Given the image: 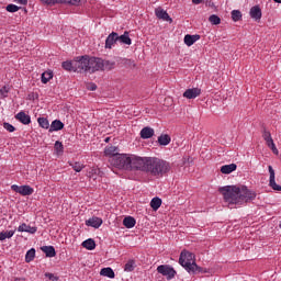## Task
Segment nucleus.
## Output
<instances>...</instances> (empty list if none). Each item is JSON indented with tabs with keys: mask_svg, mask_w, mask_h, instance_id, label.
I'll use <instances>...</instances> for the list:
<instances>
[{
	"mask_svg": "<svg viewBox=\"0 0 281 281\" xmlns=\"http://www.w3.org/2000/svg\"><path fill=\"white\" fill-rule=\"evenodd\" d=\"M179 265L188 271V273H207V270L196 265V257L194 254L182 250L179 257Z\"/></svg>",
	"mask_w": 281,
	"mask_h": 281,
	"instance_id": "f257e3e1",
	"label": "nucleus"
},
{
	"mask_svg": "<svg viewBox=\"0 0 281 281\" xmlns=\"http://www.w3.org/2000/svg\"><path fill=\"white\" fill-rule=\"evenodd\" d=\"M145 172H149L151 177H161L162 175L170 172V164L157 157H147V167Z\"/></svg>",
	"mask_w": 281,
	"mask_h": 281,
	"instance_id": "f03ea898",
	"label": "nucleus"
},
{
	"mask_svg": "<svg viewBox=\"0 0 281 281\" xmlns=\"http://www.w3.org/2000/svg\"><path fill=\"white\" fill-rule=\"evenodd\" d=\"M225 203L228 205H240V189L237 186H226L218 189Z\"/></svg>",
	"mask_w": 281,
	"mask_h": 281,
	"instance_id": "7ed1b4c3",
	"label": "nucleus"
},
{
	"mask_svg": "<svg viewBox=\"0 0 281 281\" xmlns=\"http://www.w3.org/2000/svg\"><path fill=\"white\" fill-rule=\"evenodd\" d=\"M131 159L132 156H128V154H119L117 156L111 157L109 161L111 166L119 168V170H131Z\"/></svg>",
	"mask_w": 281,
	"mask_h": 281,
	"instance_id": "20e7f679",
	"label": "nucleus"
},
{
	"mask_svg": "<svg viewBox=\"0 0 281 281\" xmlns=\"http://www.w3.org/2000/svg\"><path fill=\"white\" fill-rule=\"evenodd\" d=\"M256 196L258 193L256 191L250 190L247 186H239V202L240 205H245V203H251V201H256Z\"/></svg>",
	"mask_w": 281,
	"mask_h": 281,
	"instance_id": "39448f33",
	"label": "nucleus"
},
{
	"mask_svg": "<svg viewBox=\"0 0 281 281\" xmlns=\"http://www.w3.org/2000/svg\"><path fill=\"white\" fill-rule=\"evenodd\" d=\"M147 161L148 157L132 156L130 170H140L142 172H146Z\"/></svg>",
	"mask_w": 281,
	"mask_h": 281,
	"instance_id": "423d86ee",
	"label": "nucleus"
},
{
	"mask_svg": "<svg viewBox=\"0 0 281 281\" xmlns=\"http://www.w3.org/2000/svg\"><path fill=\"white\" fill-rule=\"evenodd\" d=\"M75 71L89 74V55L79 56L75 59Z\"/></svg>",
	"mask_w": 281,
	"mask_h": 281,
	"instance_id": "0eeeda50",
	"label": "nucleus"
},
{
	"mask_svg": "<svg viewBox=\"0 0 281 281\" xmlns=\"http://www.w3.org/2000/svg\"><path fill=\"white\" fill-rule=\"evenodd\" d=\"M102 71V58L88 56V74Z\"/></svg>",
	"mask_w": 281,
	"mask_h": 281,
	"instance_id": "6e6552de",
	"label": "nucleus"
},
{
	"mask_svg": "<svg viewBox=\"0 0 281 281\" xmlns=\"http://www.w3.org/2000/svg\"><path fill=\"white\" fill-rule=\"evenodd\" d=\"M157 271L161 276H166L167 280H172V278H175L177 276V270H175V268H172L171 266H168V265L158 266Z\"/></svg>",
	"mask_w": 281,
	"mask_h": 281,
	"instance_id": "1a4fd4ad",
	"label": "nucleus"
},
{
	"mask_svg": "<svg viewBox=\"0 0 281 281\" xmlns=\"http://www.w3.org/2000/svg\"><path fill=\"white\" fill-rule=\"evenodd\" d=\"M11 190H13V192H16L18 194H21L22 196H30L34 194V189L27 184L25 186L12 184Z\"/></svg>",
	"mask_w": 281,
	"mask_h": 281,
	"instance_id": "9d476101",
	"label": "nucleus"
},
{
	"mask_svg": "<svg viewBox=\"0 0 281 281\" xmlns=\"http://www.w3.org/2000/svg\"><path fill=\"white\" fill-rule=\"evenodd\" d=\"M42 3H46L47 5H54L56 3H68L70 5H80L85 0H41Z\"/></svg>",
	"mask_w": 281,
	"mask_h": 281,
	"instance_id": "9b49d317",
	"label": "nucleus"
},
{
	"mask_svg": "<svg viewBox=\"0 0 281 281\" xmlns=\"http://www.w3.org/2000/svg\"><path fill=\"white\" fill-rule=\"evenodd\" d=\"M269 175H270V180H269V186L272 188V190H277V192H281V186L276 183V170H273L272 166H268Z\"/></svg>",
	"mask_w": 281,
	"mask_h": 281,
	"instance_id": "f8f14e48",
	"label": "nucleus"
},
{
	"mask_svg": "<svg viewBox=\"0 0 281 281\" xmlns=\"http://www.w3.org/2000/svg\"><path fill=\"white\" fill-rule=\"evenodd\" d=\"M201 95V88H189L183 92V98L187 100H194Z\"/></svg>",
	"mask_w": 281,
	"mask_h": 281,
	"instance_id": "ddd939ff",
	"label": "nucleus"
},
{
	"mask_svg": "<svg viewBox=\"0 0 281 281\" xmlns=\"http://www.w3.org/2000/svg\"><path fill=\"white\" fill-rule=\"evenodd\" d=\"M155 14L157 19H161L162 21H167L168 23H172V18L168 14L166 10L161 7L155 9Z\"/></svg>",
	"mask_w": 281,
	"mask_h": 281,
	"instance_id": "4468645a",
	"label": "nucleus"
},
{
	"mask_svg": "<svg viewBox=\"0 0 281 281\" xmlns=\"http://www.w3.org/2000/svg\"><path fill=\"white\" fill-rule=\"evenodd\" d=\"M115 43H119L117 33L112 32L105 40V49H113Z\"/></svg>",
	"mask_w": 281,
	"mask_h": 281,
	"instance_id": "2eb2a0df",
	"label": "nucleus"
},
{
	"mask_svg": "<svg viewBox=\"0 0 281 281\" xmlns=\"http://www.w3.org/2000/svg\"><path fill=\"white\" fill-rule=\"evenodd\" d=\"M251 19H254L255 21H260V19H262V10L260 9L259 5H255L250 9L249 12Z\"/></svg>",
	"mask_w": 281,
	"mask_h": 281,
	"instance_id": "dca6fc26",
	"label": "nucleus"
},
{
	"mask_svg": "<svg viewBox=\"0 0 281 281\" xmlns=\"http://www.w3.org/2000/svg\"><path fill=\"white\" fill-rule=\"evenodd\" d=\"M201 40V35L199 34H195V35H190V34H187L184 36V44L188 46V47H192V45L195 44L196 41H200Z\"/></svg>",
	"mask_w": 281,
	"mask_h": 281,
	"instance_id": "f3484780",
	"label": "nucleus"
},
{
	"mask_svg": "<svg viewBox=\"0 0 281 281\" xmlns=\"http://www.w3.org/2000/svg\"><path fill=\"white\" fill-rule=\"evenodd\" d=\"M86 225L88 227H94V229H98L102 225V218L100 217H92L86 221Z\"/></svg>",
	"mask_w": 281,
	"mask_h": 281,
	"instance_id": "a211bd4d",
	"label": "nucleus"
},
{
	"mask_svg": "<svg viewBox=\"0 0 281 281\" xmlns=\"http://www.w3.org/2000/svg\"><path fill=\"white\" fill-rule=\"evenodd\" d=\"M117 38H119V43H121L122 45L133 44V40H131V36L128 35V31H125L123 35L117 34Z\"/></svg>",
	"mask_w": 281,
	"mask_h": 281,
	"instance_id": "6ab92c4d",
	"label": "nucleus"
},
{
	"mask_svg": "<svg viewBox=\"0 0 281 281\" xmlns=\"http://www.w3.org/2000/svg\"><path fill=\"white\" fill-rule=\"evenodd\" d=\"M15 119L19 120V122H21V124H31L32 123V119L30 117V115L25 114V112H20L15 115Z\"/></svg>",
	"mask_w": 281,
	"mask_h": 281,
	"instance_id": "aec40b11",
	"label": "nucleus"
},
{
	"mask_svg": "<svg viewBox=\"0 0 281 281\" xmlns=\"http://www.w3.org/2000/svg\"><path fill=\"white\" fill-rule=\"evenodd\" d=\"M63 128H65V124L60 120H55L50 124L49 133H54V131H63Z\"/></svg>",
	"mask_w": 281,
	"mask_h": 281,
	"instance_id": "412c9836",
	"label": "nucleus"
},
{
	"mask_svg": "<svg viewBox=\"0 0 281 281\" xmlns=\"http://www.w3.org/2000/svg\"><path fill=\"white\" fill-rule=\"evenodd\" d=\"M153 135H155V130H153V127H144L140 131L142 139H150V137H153Z\"/></svg>",
	"mask_w": 281,
	"mask_h": 281,
	"instance_id": "4be33fe9",
	"label": "nucleus"
},
{
	"mask_svg": "<svg viewBox=\"0 0 281 281\" xmlns=\"http://www.w3.org/2000/svg\"><path fill=\"white\" fill-rule=\"evenodd\" d=\"M237 168L236 164L224 165L221 167V172L222 175H232Z\"/></svg>",
	"mask_w": 281,
	"mask_h": 281,
	"instance_id": "5701e85b",
	"label": "nucleus"
},
{
	"mask_svg": "<svg viewBox=\"0 0 281 281\" xmlns=\"http://www.w3.org/2000/svg\"><path fill=\"white\" fill-rule=\"evenodd\" d=\"M111 69H115V61L102 59L101 71H111Z\"/></svg>",
	"mask_w": 281,
	"mask_h": 281,
	"instance_id": "b1692460",
	"label": "nucleus"
},
{
	"mask_svg": "<svg viewBox=\"0 0 281 281\" xmlns=\"http://www.w3.org/2000/svg\"><path fill=\"white\" fill-rule=\"evenodd\" d=\"M104 154L106 155V157H110V159H111V157H117L120 155V153H117L116 146L105 147Z\"/></svg>",
	"mask_w": 281,
	"mask_h": 281,
	"instance_id": "393cba45",
	"label": "nucleus"
},
{
	"mask_svg": "<svg viewBox=\"0 0 281 281\" xmlns=\"http://www.w3.org/2000/svg\"><path fill=\"white\" fill-rule=\"evenodd\" d=\"M42 251L46 254L47 258H54L56 256V248L54 246H43Z\"/></svg>",
	"mask_w": 281,
	"mask_h": 281,
	"instance_id": "a878e982",
	"label": "nucleus"
},
{
	"mask_svg": "<svg viewBox=\"0 0 281 281\" xmlns=\"http://www.w3.org/2000/svg\"><path fill=\"white\" fill-rule=\"evenodd\" d=\"M170 142H172V138H170V135H168V134H161L158 137L159 146H168V144H170Z\"/></svg>",
	"mask_w": 281,
	"mask_h": 281,
	"instance_id": "bb28decb",
	"label": "nucleus"
},
{
	"mask_svg": "<svg viewBox=\"0 0 281 281\" xmlns=\"http://www.w3.org/2000/svg\"><path fill=\"white\" fill-rule=\"evenodd\" d=\"M137 221H135V217L133 216H127L123 220V225L127 229H133V226L136 225Z\"/></svg>",
	"mask_w": 281,
	"mask_h": 281,
	"instance_id": "cd10ccee",
	"label": "nucleus"
},
{
	"mask_svg": "<svg viewBox=\"0 0 281 281\" xmlns=\"http://www.w3.org/2000/svg\"><path fill=\"white\" fill-rule=\"evenodd\" d=\"M37 228L32 227L27 224H22L19 226L18 232H26L27 234H36Z\"/></svg>",
	"mask_w": 281,
	"mask_h": 281,
	"instance_id": "c85d7f7f",
	"label": "nucleus"
},
{
	"mask_svg": "<svg viewBox=\"0 0 281 281\" xmlns=\"http://www.w3.org/2000/svg\"><path fill=\"white\" fill-rule=\"evenodd\" d=\"M63 69L66 71H76V59L72 61H64L61 64Z\"/></svg>",
	"mask_w": 281,
	"mask_h": 281,
	"instance_id": "c756f323",
	"label": "nucleus"
},
{
	"mask_svg": "<svg viewBox=\"0 0 281 281\" xmlns=\"http://www.w3.org/2000/svg\"><path fill=\"white\" fill-rule=\"evenodd\" d=\"M100 276H103L104 278H115V272L112 268H102L100 271Z\"/></svg>",
	"mask_w": 281,
	"mask_h": 281,
	"instance_id": "7c9ffc66",
	"label": "nucleus"
},
{
	"mask_svg": "<svg viewBox=\"0 0 281 281\" xmlns=\"http://www.w3.org/2000/svg\"><path fill=\"white\" fill-rule=\"evenodd\" d=\"M82 247H85V249H88L89 251H93V249H95V240H93L92 238L86 239L82 243Z\"/></svg>",
	"mask_w": 281,
	"mask_h": 281,
	"instance_id": "2f4dec72",
	"label": "nucleus"
},
{
	"mask_svg": "<svg viewBox=\"0 0 281 281\" xmlns=\"http://www.w3.org/2000/svg\"><path fill=\"white\" fill-rule=\"evenodd\" d=\"M52 78H54V72L52 70H47L42 74V82L43 85H47Z\"/></svg>",
	"mask_w": 281,
	"mask_h": 281,
	"instance_id": "473e14b6",
	"label": "nucleus"
},
{
	"mask_svg": "<svg viewBox=\"0 0 281 281\" xmlns=\"http://www.w3.org/2000/svg\"><path fill=\"white\" fill-rule=\"evenodd\" d=\"M150 207L154 210V212H157V210L161 207V199L160 198L151 199Z\"/></svg>",
	"mask_w": 281,
	"mask_h": 281,
	"instance_id": "72a5a7b5",
	"label": "nucleus"
},
{
	"mask_svg": "<svg viewBox=\"0 0 281 281\" xmlns=\"http://www.w3.org/2000/svg\"><path fill=\"white\" fill-rule=\"evenodd\" d=\"M35 257H36V249L31 248L30 250H27L25 255V261L32 262V260H34Z\"/></svg>",
	"mask_w": 281,
	"mask_h": 281,
	"instance_id": "f704fd0d",
	"label": "nucleus"
},
{
	"mask_svg": "<svg viewBox=\"0 0 281 281\" xmlns=\"http://www.w3.org/2000/svg\"><path fill=\"white\" fill-rule=\"evenodd\" d=\"M37 122H38L41 128H46V130L50 128L49 121L46 117H38Z\"/></svg>",
	"mask_w": 281,
	"mask_h": 281,
	"instance_id": "c9c22d12",
	"label": "nucleus"
},
{
	"mask_svg": "<svg viewBox=\"0 0 281 281\" xmlns=\"http://www.w3.org/2000/svg\"><path fill=\"white\" fill-rule=\"evenodd\" d=\"M231 14H232V19H233V21H235V23L240 21V19H243V13L240 12V10H233Z\"/></svg>",
	"mask_w": 281,
	"mask_h": 281,
	"instance_id": "e433bc0d",
	"label": "nucleus"
},
{
	"mask_svg": "<svg viewBox=\"0 0 281 281\" xmlns=\"http://www.w3.org/2000/svg\"><path fill=\"white\" fill-rule=\"evenodd\" d=\"M14 236V231L0 232V240H5V238H12Z\"/></svg>",
	"mask_w": 281,
	"mask_h": 281,
	"instance_id": "4c0bfd02",
	"label": "nucleus"
},
{
	"mask_svg": "<svg viewBox=\"0 0 281 281\" xmlns=\"http://www.w3.org/2000/svg\"><path fill=\"white\" fill-rule=\"evenodd\" d=\"M209 21L211 22V25H221V18L216 14L210 15Z\"/></svg>",
	"mask_w": 281,
	"mask_h": 281,
	"instance_id": "58836bf2",
	"label": "nucleus"
},
{
	"mask_svg": "<svg viewBox=\"0 0 281 281\" xmlns=\"http://www.w3.org/2000/svg\"><path fill=\"white\" fill-rule=\"evenodd\" d=\"M123 65H125L128 69H135V67H137L135 60L133 59H123Z\"/></svg>",
	"mask_w": 281,
	"mask_h": 281,
	"instance_id": "ea45409f",
	"label": "nucleus"
},
{
	"mask_svg": "<svg viewBox=\"0 0 281 281\" xmlns=\"http://www.w3.org/2000/svg\"><path fill=\"white\" fill-rule=\"evenodd\" d=\"M8 93H10V87L4 86L0 89V98H8Z\"/></svg>",
	"mask_w": 281,
	"mask_h": 281,
	"instance_id": "a19ab883",
	"label": "nucleus"
},
{
	"mask_svg": "<svg viewBox=\"0 0 281 281\" xmlns=\"http://www.w3.org/2000/svg\"><path fill=\"white\" fill-rule=\"evenodd\" d=\"M75 172H81L82 168H85V165L80 162L70 164Z\"/></svg>",
	"mask_w": 281,
	"mask_h": 281,
	"instance_id": "79ce46f5",
	"label": "nucleus"
},
{
	"mask_svg": "<svg viewBox=\"0 0 281 281\" xmlns=\"http://www.w3.org/2000/svg\"><path fill=\"white\" fill-rule=\"evenodd\" d=\"M55 150L57 153H63L65 150V147L63 146V143L60 140L55 142Z\"/></svg>",
	"mask_w": 281,
	"mask_h": 281,
	"instance_id": "37998d69",
	"label": "nucleus"
},
{
	"mask_svg": "<svg viewBox=\"0 0 281 281\" xmlns=\"http://www.w3.org/2000/svg\"><path fill=\"white\" fill-rule=\"evenodd\" d=\"M21 8H19L16 4H9L7 5V12H19Z\"/></svg>",
	"mask_w": 281,
	"mask_h": 281,
	"instance_id": "c03bdc74",
	"label": "nucleus"
},
{
	"mask_svg": "<svg viewBox=\"0 0 281 281\" xmlns=\"http://www.w3.org/2000/svg\"><path fill=\"white\" fill-rule=\"evenodd\" d=\"M3 128H5V131L9 133H14V131H16V128L10 123H3Z\"/></svg>",
	"mask_w": 281,
	"mask_h": 281,
	"instance_id": "a18cd8bd",
	"label": "nucleus"
},
{
	"mask_svg": "<svg viewBox=\"0 0 281 281\" xmlns=\"http://www.w3.org/2000/svg\"><path fill=\"white\" fill-rule=\"evenodd\" d=\"M45 278H48V280H50V281H58V280H60V278H58L57 276H55L52 272H46L45 273Z\"/></svg>",
	"mask_w": 281,
	"mask_h": 281,
	"instance_id": "49530a36",
	"label": "nucleus"
},
{
	"mask_svg": "<svg viewBox=\"0 0 281 281\" xmlns=\"http://www.w3.org/2000/svg\"><path fill=\"white\" fill-rule=\"evenodd\" d=\"M262 137H263L265 142H269V139H272L271 132L263 130Z\"/></svg>",
	"mask_w": 281,
	"mask_h": 281,
	"instance_id": "de8ad7c7",
	"label": "nucleus"
},
{
	"mask_svg": "<svg viewBox=\"0 0 281 281\" xmlns=\"http://www.w3.org/2000/svg\"><path fill=\"white\" fill-rule=\"evenodd\" d=\"M133 265H135V262L128 261L124 267V271H133L135 269Z\"/></svg>",
	"mask_w": 281,
	"mask_h": 281,
	"instance_id": "09e8293b",
	"label": "nucleus"
},
{
	"mask_svg": "<svg viewBox=\"0 0 281 281\" xmlns=\"http://www.w3.org/2000/svg\"><path fill=\"white\" fill-rule=\"evenodd\" d=\"M87 89L88 91H95V89H98V86L93 82L87 83Z\"/></svg>",
	"mask_w": 281,
	"mask_h": 281,
	"instance_id": "8fccbe9b",
	"label": "nucleus"
},
{
	"mask_svg": "<svg viewBox=\"0 0 281 281\" xmlns=\"http://www.w3.org/2000/svg\"><path fill=\"white\" fill-rule=\"evenodd\" d=\"M270 150H272L273 155H279L278 147H276V144L270 147Z\"/></svg>",
	"mask_w": 281,
	"mask_h": 281,
	"instance_id": "3c124183",
	"label": "nucleus"
},
{
	"mask_svg": "<svg viewBox=\"0 0 281 281\" xmlns=\"http://www.w3.org/2000/svg\"><path fill=\"white\" fill-rule=\"evenodd\" d=\"M266 144H267L268 148H270L276 143H273V138H270V139L266 140Z\"/></svg>",
	"mask_w": 281,
	"mask_h": 281,
	"instance_id": "603ef678",
	"label": "nucleus"
},
{
	"mask_svg": "<svg viewBox=\"0 0 281 281\" xmlns=\"http://www.w3.org/2000/svg\"><path fill=\"white\" fill-rule=\"evenodd\" d=\"M16 3H20L21 5H27V0H14Z\"/></svg>",
	"mask_w": 281,
	"mask_h": 281,
	"instance_id": "864d4df0",
	"label": "nucleus"
},
{
	"mask_svg": "<svg viewBox=\"0 0 281 281\" xmlns=\"http://www.w3.org/2000/svg\"><path fill=\"white\" fill-rule=\"evenodd\" d=\"M192 3L194 5H199V3H203V0H192Z\"/></svg>",
	"mask_w": 281,
	"mask_h": 281,
	"instance_id": "5fc2aeb1",
	"label": "nucleus"
},
{
	"mask_svg": "<svg viewBox=\"0 0 281 281\" xmlns=\"http://www.w3.org/2000/svg\"><path fill=\"white\" fill-rule=\"evenodd\" d=\"M210 8H214V2H209Z\"/></svg>",
	"mask_w": 281,
	"mask_h": 281,
	"instance_id": "6e6d98bb",
	"label": "nucleus"
},
{
	"mask_svg": "<svg viewBox=\"0 0 281 281\" xmlns=\"http://www.w3.org/2000/svg\"><path fill=\"white\" fill-rule=\"evenodd\" d=\"M274 3H281V0H273Z\"/></svg>",
	"mask_w": 281,
	"mask_h": 281,
	"instance_id": "4d7b16f0",
	"label": "nucleus"
},
{
	"mask_svg": "<svg viewBox=\"0 0 281 281\" xmlns=\"http://www.w3.org/2000/svg\"><path fill=\"white\" fill-rule=\"evenodd\" d=\"M109 139H110L109 137H108V138H105V142H109Z\"/></svg>",
	"mask_w": 281,
	"mask_h": 281,
	"instance_id": "13d9d810",
	"label": "nucleus"
}]
</instances>
